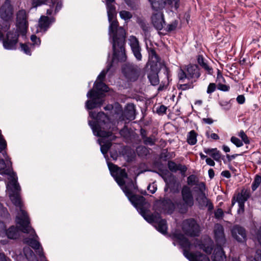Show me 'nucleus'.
I'll return each instance as SVG.
<instances>
[{
    "label": "nucleus",
    "mask_w": 261,
    "mask_h": 261,
    "mask_svg": "<svg viewBox=\"0 0 261 261\" xmlns=\"http://www.w3.org/2000/svg\"><path fill=\"white\" fill-rule=\"evenodd\" d=\"M149 57L153 62L158 63L160 61V58L156 54L155 50L153 48H150L148 50Z\"/></svg>",
    "instance_id": "43"
},
{
    "label": "nucleus",
    "mask_w": 261,
    "mask_h": 261,
    "mask_svg": "<svg viewBox=\"0 0 261 261\" xmlns=\"http://www.w3.org/2000/svg\"><path fill=\"white\" fill-rule=\"evenodd\" d=\"M196 199L199 204L202 206H204L210 200L206 197L205 193L196 195Z\"/></svg>",
    "instance_id": "42"
},
{
    "label": "nucleus",
    "mask_w": 261,
    "mask_h": 261,
    "mask_svg": "<svg viewBox=\"0 0 261 261\" xmlns=\"http://www.w3.org/2000/svg\"><path fill=\"white\" fill-rule=\"evenodd\" d=\"M232 237L238 242H242L246 240V233L245 229L241 226H235L231 230Z\"/></svg>",
    "instance_id": "21"
},
{
    "label": "nucleus",
    "mask_w": 261,
    "mask_h": 261,
    "mask_svg": "<svg viewBox=\"0 0 261 261\" xmlns=\"http://www.w3.org/2000/svg\"><path fill=\"white\" fill-rule=\"evenodd\" d=\"M202 122L205 124H212L214 122V120L211 118H204L202 119Z\"/></svg>",
    "instance_id": "62"
},
{
    "label": "nucleus",
    "mask_w": 261,
    "mask_h": 261,
    "mask_svg": "<svg viewBox=\"0 0 261 261\" xmlns=\"http://www.w3.org/2000/svg\"><path fill=\"white\" fill-rule=\"evenodd\" d=\"M216 89V85L215 83H210L207 88L206 93L211 94L213 93Z\"/></svg>",
    "instance_id": "54"
},
{
    "label": "nucleus",
    "mask_w": 261,
    "mask_h": 261,
    "mask_svg": "<svg viewBox=\"0 0 261 261\" xmlns=\"http://www.w3.org/2000/svg\"><path fill=\"white\" fill-rule=\"evenodd\" d=\"M7 147V142L4 139L3 135H2L1 130H0V152H2Z\"/></svg>",
    "instance_id": "49"
},
{
    "label": "nucleus",
    "mask_w": 261,
    "mask_h": 261,
    "mask_svg": "<svg viewBox=\"0 0 261 261\" xmlns=\"http://www.w3.org/2000/svg\"><path fill=\"white\" fill-rule=\"evenodd\" d=\"M23 253L28 261H38L34 252L29 247H24Z\"/></svg>",
    "instance_id": "34"
},
{
    "label": "nucleus",
    "mask_w": 261,
    "mask_h": 261,
    "mask_svg": "<svg viewBox=\"0 0 261 261\" xmlns=\"http://www.w3.org/2000/svg\"><path fill=\"white\" fill-rule=\"evenodd\" d=\"M129 42L134 56L137 60L141 61L142 60L141 49L138 39L134 36H131L129 39Z\"/></svg>",
    "instance_id": "18"
},
{
    "label": "nucleus",
    "mask_w": 261,
    "mask_h": 261,
    "mask_svg": "<svg viewBox=\"0 0 261 261\" xmlns=\"http://www.w3.org/2000/svg\"><path fill=\"white\" fill-rule=\"evenodd\" d=\"M239 136L242 139V141L245 144H249L250 143L249 139L246 134L243 130H241L239 134Z\"/></svg>",
    "instance_id": "52"
},
{
    "label": "nucleus",
    "mask_w": 261,
    "mask_h": 261,
    "mask_svg": "<svg viewBox=\"0 0 261 261\" xmlns=\"http://www.w3.org/2000/svg\"><path fill=\"white\" fill-rule=\"evenodd\" d=\"M226 256L224 251L220 245H217L212 255L213 261H225Z\"/></svg>",
    "instance_id": "26"
},
{
    "label": "nucleus",
    "mask_w": 261,
    "mask_h": 261,
    "mask_svg": "<svg viewBox=\"0 0 261 261\" xmlns=\"http://www.w3.org/2000/svg\"><path fill=\"white\" fill-rule=\"evenodd\" d=\"M168 168L172 172H176L179 171L182 175H184L187 170V168L185 165L180 164H176L174 162L169 161L168 162Z\"/></svg>",
    "instance_id": "24"
},
{
    "label": "nucleus",
    "mask_w": 261,
    "mask_h": 261,
    "mask_svg": "<svg viewBox=\"0 0 261 261\" xmlns=\"http://www.w3.org/2000/svg\"><path fill=\"white\" fill-rule=\"evenodd\" d=\"M156 203L160 210L164 213L171 214L175 210V203L168 198L161 199Z\"/></svg>",
    "instance_id": "16"
},
{
    "label": "nucleus",
    "mask_w": 261,
    "mask_h": 261,
    "mask_svg": "<svg viewBox=\"0 0 261 261\" xmlns=\"http://www.w3.org/2000/svg\"><path fill=\"white\" fill-rule=\"evenodd\" d=\"M110 23L109 34L113 35V50L114 57L120 61H124L126 57L125 53V31L118 28V22L115 18L108 19Z\"/></svg>",
    "instance_id": "1"
},
{
    "label": "nucleus",
    "mask_w": 261,
    "mask_h": 261,
    "mask_svg": "<svg viewBox=\"0 0 261 261\" xmlns=\"http://www.w3.org/2000/svg\"><path fill=\"white\" fill-rule=\"evenodd\" d=\"M154 11L162 10L166 4L177 10L179 7V0H148Z\"/></svg>",
    "instance_id": "12"
},
{
    "label": "nucleus",
    "mask_w": 261,
    "mask_h": 261,
    "mask_svg": "<svg viewBox=\"0 0 261 261\" xmlns=\"http://www.w3.org/2000/svg\"><path fill=\"white\" fill-rule=\"evenodd\" d=\"M172 237L174 241H176L179 244L181 248L183 250L184 255L189 261H196L197 257L199 252L194 253L190 252L193 244H192L184 234L180 232H175L172 234Z\"/></svg>",
    "instance_id": "6"
},
{
    "label": "nucleus",
    "mask_w": 261,
    "mask_h": 261,
    "mask_svg": "<svg viewBox=\"0 0 261 261\" xmlns=\"http://www.w3.org/2000/svg\"><path fill=\"white\" fill-rule=\"evenodd\" d=\"M89 116L95 121H89V125L92 129L95 136L103 138H110L114 140L116 137L111 132H107L104 129L110 126V119L105 113L100 112L96 114L94 112H90Z\"/></svg>",
    "instance_id": "3"
},
{
    "label": "nucleus",
    "mask_w": 261,
    "mask_h": 261,
    "mask_svg": "<svg viewBox=\"0 0 261 261\" xmlns=\"http://www.w3.org/2000/svg\"><path fill=\"white\" fill-rule=\"evenodd\" d=\"M255 261H261V250H257L254 257Z\"/></svg>",
    "instance_id": "63"
},
{
    "label": "nucleus",
    "mask_w": 261,
    "mask_h": 261,
    "mask_svg": "<svg viewBox=\"0 0 261 261\" xmlns=\"http://www.w3.org/2000/svg\"><path fill=\"white\" fill-rule=\"evenodd\" d=\"M122 71L124 75L128 80L134 82L139 77L140 68L133 63H127L123 66Z\"/></svg>",
    "instance_id": "11"
},
{
    "label": "nucleus",
    "mask_w": 261,
    "mask_h": 261,
    "mask_svg": "<svg viewBox=\"0 0 261 261\" xmlns=\"http://www.w3.org/2000/svg\"><path fill=\"white\" fill-rule=\"evenodd\" d=\"M250 196L249 193L247 191L242 190L237 196L236 201L238 203L240 209L244 211V204Z\"/></svg>",
    "instance_id": "28"
},
{
    "label": "nucleus",
    "mask_w": 261,
    "mask_h": 261,
    "mask_svg": "<svg viewBox=\"0 0 261 261\" xmlns=\"http://www.w3.org/2000/svg\"><path fill=\"white\" fill-rule=\"evenodd\" d=\"M148 78L152 85L156 86L159 83V79L158 73L151 71L148 74Z\"/></svg>",
    "instance_id": "40"
},
{
    "label": "nucleus",
    "mask_w": 261,
    "mask_h": 261,
    "mask_svg": "<svg viewBox=\"0 0 261 261\" xmlns=\"http://www.w3.org/2000/svg\"><path fill=\"white\" fill-rule=\"evenodd\" d=\"M230 141L237 147H240L243 145L242 141L236 137H232L230 139Z\"/></svg>",
    "instance_id": "50"
},
{
    "label": "nucleus",
    "mask_w": 261,
    "mask_h": 261,
    "mask_svg": "<svg viewBox=\"0 0 261 261\" xmlns=\"http://www.w3.org/2000/svg\"><path fill=\"white\" fill-rule=\"evenodd\" d=\"M100 145V151L103 154H106L110 148L112 146V143L110 142H107L101 145L99 142Z\"/></svg>",
    "instance_id": "46"
},
{
    "label": "nucleus",
    "mask_w": 261,
    "mask_h": 261,
    "mask_svg": "<svg viewBox=\"0 0 261 261\" xmlns=\"http://www.w3.org/2000/svg\"><path fill=\"white\" fill-rule=\"evenodd\" d=\"M31 40L33 42V45H36L39 46L40 44L41 41L39 38H38L36 35H33L31 37Z\"/></svg>",
    "instance_id": "57"
},
{
    "label": "nucleus",
    "mask_w": 261,
    "mask_h": 261,
    "mask_svg": "<svg viewBox=\"0 0 261 261\" xmlns=\"http://www.w3.org/2000/svg\"><path fill=\"white\" fill-rule=\"evenodd\" d=\"M204 152L210 155L215 161L221 162V153L217 148H204Z\"/></svg>",
    "instance_id": "33"
},
{
    "label": "nucleus",
    "mask_w": 261,
    "mask_h": 261,
    "mask_svg": "<svg viewBox=\"0 0 261 261\" xmlns=\"http://www.w3.org/2000/svg\"><path fill=\"white\" fill-rule=\"evenodd\" d=\"M6 234L10 239H16L19 236V231L17 227L12 226L6 230Z\"/></svg>",
    "instance_id": "31"
},
{
    "label": "nucleus",
    "mask_w": 261,
    "mask_h": 261,
    "mask_svg": "<svg viewBox=\"0 0 261 261\" xmlns=\"http://www.w3.org/2000/svg\"><path fill=\"white\" fill-rule=\"evenodd\" d=\"M187 182L188 186L193 187L196 185L200 181L196 175L192 174L187 177Z\"/></svg>",
    "instance_id": "41"
},
{
    "label": "nucleus",
    "mask_w": 261,
    "mask_h": 261,
    "mask_svg": "<svg viewBox=\"0 0 261 261\" xmlns=\"http://www.w3.org/2000/svg\"><path fill=\"white\" fill-rule=\"evenodd\" d=\"M55 21V18L53 17L49 18L48 16H42L39 20V27L41 30L46 31L50 24Z\"/></svg>",
    "instance_id": "27"
},
{
    "label": "nucleus",
    "mask_w": 261,
    "mask_h": 261,
    "mask_svg": "<svg viewBox=\"0 0 261 261\" xmlns=\"http://www.w3.org/2000/svg\"><path fill=\"white\" fill-rule=\"evenodd\" d=\"M197 60L199 65H200L208 74H212L213 72V68L208 65L202 55H198Z\"/></svg>",
    "instance_id": "30"
},
{
    "label": "nucleus",
    "mask_w": 261,
    "mask_h": 261,
    "mask_svg": "<svg viewBox=\"0 0 261 261\" xmlns=\"http://www.w3.org/2000/svg\"><path fill=\"white\" fill-rule=\"evenodd\" d=\"M261 184V176L256 175L251 185V189L255 191Z\"/></svg>",
    "instance_id": "45"
},
{
    "label": "nucleus",
    "mask_w": 261,
    "mask_h": 261,
    "mask_svg": "<svg viewBox=\"0 0 261 261\" xmlns=\"http://www.w3.org/2000/svg\"><path fill=\"white\" fill-rule=\"evenodd\" d=\"M182 230L185 234L190 237H197L200 232V227L193 218L185 220L182 223Z\"/></svg>",
    "instance_id": "9"
},
{
    "label": "nucleus",
    "mask_w": 261,
    "mask_h": 261,
    "mask_svg": "<svg viewBox=\"0 0 261 261\" xmlns=\"http://www.w3.org/2000/svg\"><path fill=\"white\" fill-rule=\"evenodd\" d=\"M137 22L144 32L145 38H146L149 35V26L148 23L142 19H139Z\"/></svg>",
    "instance_id": "38"
},
{
    "label": "nucleus",
    "mask_w": 261,
    "mask_h": 261,
    "mask_svg": "<svg viewBox=\"0 0 261 261\" xmlns=\"http://www.w3.org/2000/svg\"><path fill=\"white\" fill-rule=\"evenodd\" d=\"M13 15V9L9 0H6L0 8V17L7 23L11 21Z\"/></svg>",
    "instance_id": "14"
},
{
    "label": "nucleus",
    "mask_w": 261,
    "mask_h": 261,
    "mask_svg": "<svg viewBox=\"0 0 261 261\" xmlns=\"http://www.w3.org/2000/svg\"><path fill=\"white\" fill-rule=\"evenodd\" d=\"M193 246L195 248H198L200 249L203 250L207 254H211L213 250V242L210 244H203L201 240L195 239L193 243Z\"/></svg>",
    "instance_id": "25"
},
{
    "label": "nucleus",
    "mask_w": 261,
    "mask_h": 261,
    "mask_svg": "<svg viewBox=\"0 0 261 261\" xmlns=\"http://www.w3.org/2000/svg\"><path fill=\"white\" fill-rule=\"evenodd\" d=\"M22 214L24 217V219L23 220L22 218L18 216L16 219V223L19 225L20 230L23 233H29L32 237L31 238H26L24 239L23 243L36 250V253L40 257H43V248L38 241L39 238L36 233L35 230L30 225L29 218H27L24 212H22Z\"/></svg>",
    "instance_id": "4"
},
{
    "label": "nucleus",
    "mask_w": 261,
    "mask_h": 261,
    "mask_svg": "<svg viewBox=\"0 0 261 261\" xmlns=\"http://www.w3.org/2000/svg\"><path fill=\"white\" fill-rule=\"evenodd\" d=\"M182 200L176 202L175 208L179 213L185 214L187 212L189 207L194 204L193 196L190 188L188 186H184L181 191Z\"/></svg>",
    "instance_id": "7"
},
{
    "label": "nucleus",
    "mask_w": 261,
    "mask_h": 261,
    "mask_svg": "<svg viewBox=\"0 0 261 261\" xmlns=\"http://www.w3.org/2000/svg\"><path fill=\"white\" fill-rule=\"evenodd\" d=\"M119 14L120 17L125 20H129L132 17L131 13L127 11H121L120 12Z\"/></svg>",
    "instance_id": "47"
},
{
    "label": "nucleus",
    "mask_w": 261,
    "mask_h": 261,
    "mask_svg": "<svg viewBox=\"0 0 261 261\" xmlns=\"http://www.w3.org/2000/svg\"><path fill=\"white\" fill-rule=\"evenodd\" d=\"M177 26V22L176 21H174L172 22L171 23L169 24L167 26V31L169 32H171L174 31L176 29Z\"/></svg>",
    "instance_id": "60"
},
{
    "label": "nucleus",
    "mask_w": 261,
    "mask_h": 261,
    "mask_svg": "<svg viewBox=\"0 0 261 261\" xmlns=\"http://www.w3.org/2000/svg\"><path fill=\"white\" fill-rule=\"evenodd\" d=\"M237 101L239 104H243L245 102V98L243 95H240L237 97Z\"/></svg>",
    "instance_id": "61"
},
{
    "label": "nucleus",
    "mask_w": 261,
    "mask_h": 261,
    "mask_svg": "<svg viewBox=\"0 0 261 261\" xmlns=\"http://www.w3.org/2000/svg\"><path fill=\"white\" fill-rule=\"evenodd\" d=\"M19 36L18 29L8 32L2 41L4 48L7 50L16 49Z\"/></svg>",
    "instance_id": "10"
},
{
    "label": "nucleus",
    "mask_w": 261,
    "mask_h": 261,
    "mask_svg": "<svg viewBox=\"0 0 261 261\" xmlns=\"http://www.w3.org/2000/svg\"><path fill=\"white\" fill-rule=\"evenodd\" d=\"M143 140L144 144L147 145L152 146L154 145L155 142V139L151 137L144 136Z\"/></svg>",
    "instance_id": "48"
},
{
    "label": "nucleus",
    "mask_w": 261,
    "mask_h": 261,
    "mask_svg": "<svg viewBox=\"0 0 261 261\" xmlns=\"http://www.w3.org/2000/svg\"><path fill=\"white\" fill-rule=\"evenodd\" d=\"M128 199L135 207L139 209V212L141 208H144L143 206L146 203L145 198L141 195L133 194L129 196Z\"/></svg>",
    "instance_id": "22"
},
{
    "label": "nucleus",
    "mask_w": 261,
    "mask_h": 261,
    "mask_svg": "<svg viewBox=\"0 0 261 261\" xmlns=\"http://www.w3.org/2000/svg\"><path fill=\"white\" fill-rule=\"evenodd\" d=\"M6 164L4 160L3 159H0V174L2 175H10L12 178L11 181V184L13 189L12 193H19V191L20 190V187L17 182V177L16 173L14 172L10 173L9 171L4 170Z\"/></svg>",
    "instance_id": "13"
},
{
    "label": "nucleus",
    "mask_w": 261,
    "mask_h": 261,
    "mask_svg": "<svg viewBox=\"0 0 261 261\" xmlns=\"http://www.w3.org/2000/svg\"><path fill=\"white\" fill-rule=\"evenodd\" d=\"M16 21L18 30L22 35H24L28 28L27 16L24 10H19L16 14Z\"/></svg>",
    "instance_id": "15"
},
{
    "label": "nucleus",
    "mask_w": 261,
    "mask_h": 261,
    "mask_svg": "<svg viewBox=\"0 0 261 261\" xmlns=\"http://www.w3.org/2000/svg\"><path fill=\"white\" fill-rule=\"evenodd\" d=\"M151 17V21L154 27L158 30H162L165 21L164 19L163 14L161 10L154 11Z\"/></svg>",
    "instance_id": "17"
},
{
    "label": "nucleus",
    "mask_w": 261,
    "mask_h": 261,
    "mask_svg": "<svg viewBox=\"0 0 261 261\" xmlns=\"http://www.w3.org/2000/svg\"><path fill=\"white\" fill-rule=\"evenodd\" d=\"M108 167L111 175L120 187L127 197L132 196L136 191L137 187L132 179L128 178L124 169H121L113 163H108Z\"/></svg>",
    "instance_id": "2"
},
{
    "label": "nucleus",
    "mask_w": 261,
    "mask_h": 261,
    "mask_svg": "<svg viewBox=\"0 0 261 261\" xmlns=\"http://www.w3.org/2000/svg\"><path fill=\"white\" fill-rule=\"evenodd\" d=\"M201 75L200 69L197 65L189 64L185 66L184 69H180L178 73L179 82H184L186 79L196 82Z\"/></svg>",
    "instance_id": "8"
},
{
    "label": "nucleus",
    "mask_w": 261,
    "mask_h": 261,
    "mask_svg": "<svg viewBox=\"0 0 261 261\" xmlns=\"http://www.w3.org/2000/svg\"><path fill=\"white\" fill-rule=\"evenodd\" d=\"M48 0H32V5L34 7H37L44 4Z\"/></svg>",
    "instance_id": "55"
},
{
    "label": "nucleus",
    "mask_w": 261,
    "mask_h": 261,
    "mask_svg": "<svg viewBox=\"0 0 261 261\" xmlns=\"http://www.w3.org/2000/svg\"><path fill=\"white\" fill-rule=\"evenodd\" d=\"M155 227L162 234H165L167 233V225L165 219H161L160 217L158 221L155 223Z\"/></svg>",
    "instance_id": "32"
},
{
    "label": "nucleus",
    "mask_w": 261,
    "mask_h": 261,
    "mask_svg": "<svg viewBox=\"0 0 261 261\" xmlns=\"http://www.w3.org/2000/svg\"><path fill=\"white\" fill-rule=\"evenodd\" d=\"M20 47L22 51H23L25 54L28 55H31V51L30 47L27 44L20 43Z\"/></svg>",
    "instance_id": "51"
},
{
    "label": "nucleus",
    "mask_w": 261,
    "mask_h": 261,
    "mask_svg": "<svg viewBox=\"0 0 261 261\" xmlns=\"http://www.w3.org/2000/svg\"><path fill=\"white\" fill-rule=\"evenodd\" d=\"M214 236L217 245L221 246L225 244L226 239L225 238L224 228L220 224H216L214 226Z\"/></svg>",
    "instance_id": "19"
},
{
    "label": "nucleus",
    "mask_w": 261,
    "mask_h": 261,
    "mask_svg": "<svg viewBox=\"0 0 261 261\" xmlns=\"http://www.w3.org/2000/svg\"><path fill=\"white\" fill-rule=\"evenodd\" d=\"M113 3L107 4V13L108 19L115 18L116 16V8L113 4Z\"/></svg>",
    "instance_id": "36"
},
{
    "label": "nucleus",
    "mask_w": 261,
    "mask_h": 261,
    "mask_svg": "<svg viewBox=\"0 0 261 261\" xmlns=\"http://www.w3.org/2000/svg\"><path fill=\"white\" fill-rule=\"evenodd\" d=\"M194 82L192 81H189L188 83L178 84L177 85V88L178 90H180L181 91H186L193 89L194 87Z\"/></svg>",
    "instance_id": "44"
},
{
    "label": "nucleus",
    "mask_w": 261,
    "mask_h": 261,
    "mask_svg": "<svg viewBox=\"0 0 261 261\" xmlns=\"http://www.w3.org/2000/svg\"><path fill=\"white\" fill-rule=\"evenodd\" d=\"M205 190L206 185L203 181H200L196 185L194 186L193 188V190L196 194V195L205 193Z\"/></svg>",
    "instance_id": "37"
},
{
    "label": "nucleus",
    "mask_w": 261,
    "mask_h": 261,
    "mask_svg": "<svg viewBox=\"0 0 261 261\" xmlns=\"http://www.w3.org/2000/svg\"><path fill=\"white\" fill-rule=\"evenodd\" d=\"M94 87L97 91L91 89L87 94V97L91 99L86 102L85 107L87 110H92L97 107H100L102 105L103 100L102 99V94L99 92H108L109 90L108 86L101 81L95 82Z\"/></svg>",
    "instance_id": "5"
},
{
    "label": "nucleus",
    "mask_w": 261,
    "mask_h": 261,
    "mask_svg": "<svg viewBox=\"0 0 261 261\" xmlns=\"http://www.w3.org/2000/svg\"><path fill=\"white\" fill-rule=\"evenodd\" d=\"M217 81L219 82L217 84V88L218 90L224 92L229 91L230 87L228 85H224L221 83V82H225V79H224L222 75H218Z\"/></svg>",
    "instance_id": "35"
},
{
    "label": "nucleus",
    "mask_w": 261,
    "mask_h": 261,
    "mask_svg": "<svg viewBox=\"0 0 261 261\" xmlns=\"http://www.w3.org/2000/svg\"><path fill=\"white\" fill-rule=\"evenodd\" d=\"M256 237L258 240V242L261 245V226L259 227V229L257 231L256 234Z\"/></svg>",
    "instance_id": "64"
},
{
    "label": "nucleus",
    "mask_w": 261,
    "mask_h": 261,
    "mask_svg": "<svg viewBox=\"0 0 261 261\" xmlns=\"http://www.w3.org/2000/svg\"><path fill=\"white\" fill-rule=\"evenodd\" d=\"M10 198L12 202V203L16 206L19 208L20 211L18 213L17 216L16 217V219H17V217L18 216H20L21 218H22L23 220L24 219V217L23 216V214H22V212H24L25 213V215H26L27 218H29L28 215L25 211H24L22 209V204L21 203V199L20 195L19 193H11L10 194Z\"/></svg>",
    "instance_id": "20"
},
{
    "label": "nucleus",
    "mask_w": 261,
    "mask_h": 261,
    "mask_svg": "<svg viewBox=\"0 0 261 261\" xmlns=\"http://www.w3.org/2000/svg\"><path fill=\"white\" fill-rule=\"evenodd\" d=\"M167 107L164 105L160 106L156 109V113L159 115H163L166 113Z\"/></svg>",
    "instance_id": "59"
},
{
    "label": "nucleus",
    "mask_w": 261,
    "mask_h": 261,
    "mask_svg": "<svg viewBox=\"0 0 261 261\" xmlns=\"http://www.w3.org/2000/svg\"><path fill=\"white\" fill-rule=\"evenodd\" d=\"M62 7V3L61 0H51V5L50 6V8L47 10L46 14L48 15L53 14L54 8V13L56 14Z\"/></svg>",
    "instance_id": "29"
},
{
    "label": "nucleus",
    "mask_w": 261,
    "mask_h": 261,
    "mask_svg": "<svg viewBox=\"0 0 261 261\" xmlns=\"http://www.w3.org/2000/svg\"><path fill=\"white\" fill-rule=\"evenodd\" d=\"M110 69V67H108V69L106 70H103L100 74L98 75L97 77V80H99V81L102 82V81L104 80L106 74L107 73V72Z\"/></svg>",
    "instance_id": "56"
},
{
    "label": "nucleus",
    "mask_w": 261,
    "mask_h": 261,
    "mask_svg": "<svg viewBox=\"0 0 261 261\" xmlns=\"http://www.w3.org/2000/svg\"><path fill=\"white\" fill-rule=\"evenodd\" d=\"M197 133L194 130H191L187 135V142L191 145H195L197 142Z\"/></svg>",
    "instance_id": "39"
},
{
    "label": "nucleus",
    "mask_w": 261,
    "mask_h": 261,
    "mask_svg": "<svg viewBox=\"0 0 261 261\" xmlns=\"http://www.w3.org/2000/svg\"><path fill=\"white\" fill-rule=\"evenodd\" d=\"M196 261H210V260L208 256L199 252L197 257Z\"/></svg>",
    "instance_id": "58"
},
{
    "label": "nucleus",
    "mask_w": 261,
    "mask_h": 261,
    "mask_svg": "<svg viewBox=\"0 0 261 261\" xmlns=\"http://www.w3.org/2000/svg\"><path fill=\"white\" fill-rule=\"evenodd\" d=\"M214 215L216 219H221L224 217V212L221 208H219L215 212Z\"/></svg>",
    "instance_id": "53"
},
{
    "label": "nucleus",
    "mask_w": 261,
    "mask_h": 261,
    "mask_svg": "<svg viewBox=\"0 0 261 261\" xmlns=\"http://www.w3.org/2000/svg\"><path fill=\"white\" fill-rule=\"evenodd\" d=\"M141 216L150 223H155L160 218L159 214H149L144 208H141L139 212Z\"/></svg>",
    "instance_id": "23"
}]
</instances>
